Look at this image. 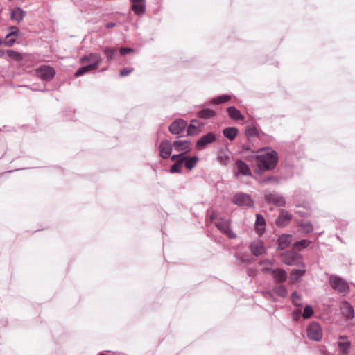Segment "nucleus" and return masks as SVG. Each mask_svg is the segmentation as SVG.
Returning a JSON list of instances; mask_svg holds the SVG:
<instances>
[{
    "instance_id": "nucleus-1",
    "label": "nucleus",
    "mask_w": 355,
    "mask_h": 355,
    "mask_svg": "<svg viewBox=\"0 0 355 355\" xmlns=\"http://www.w3.org/2000/svg\"><path fill=\"white\" fill-rule=\"evenodd\" d=\"M255 156L257 160L256 173H260L262 171L274 168L278 162V156L276 151L266 148L260 149Z\"/></svg>"
},
{
    "instance_id": "nucleus-2",
    "label": "nucleus",
    "mask_w": 355,
    "mask_h": 355,
    "mask_svg": "<svg viewBox=\"0 0 355 355\" xmlns=\"http://www.w3.org/2000/svg\"><path fill=\"white\" fill-rule=\"evenodd\" d=\"M281 259L282 262L288 266L303 265L302 257L293 250L283 253Z\"/></svg>"
},
{
    "instance_id": "nucleus-3",
    "label": "nucleus",
    "mask_w": 355,
    "mask_h": 355,
    "mask_svg": "<svg viewBox=\"0 0 355 355\" xmlns=\"http://www.w3.org/2000/svg\"><path fill=\"white\" fill-rule=\"evenodd\" d=\"M261 272L264 274L269 273L272 275L276 282L282 283L287 279V272L282 268H272V267H263Z\"/></svg>"
},
{
    "instance_id": "nucleus-4",
    "label": "nucleus",
    "mask_w": 355,
    "mask_h": 355,
    "mask_svg": "<svg viewBox=\"0 0 355 355\" xmlns=\"http://www.w3.org/2000/svg\"><path fill=\"white\" fill-rule=\"evenodd\" d=\"M329 284L333 289L339 293L345 294L349 291V287L347 282L338 276H331Z\"/></svg>"
},
{
    "instance_id": "nucleus-5",
    "label": "nucleus",
    "mask_w": 355,
    "mask_h": 355,
    "mask_svg": "<svg viewBox=\"0 0 355 355\" xmlns=\"http://www.w3.org/2000/svg\"><path fill=\"white\" fill-rule=\"evenodd\" d=\"M307 336L313 340L319 341L322 337V331L318 323L315 322H311L307 327Z\"/></svg>"
},
{
    "instance_id": "nucleus-6",
    "label": "nucleus",
    "mask_w": 355,
    "mask_h": 355,
    "mask_svg": "<svg viewBox=\"0 0 355 355\" xmlns=\"http://www.w3.org/2000/svg\"><path fill=\"white\" fill-rule=\"evenodd\" d=\"M232 202L238 206L252 207L254 205V201L251 198L250 196L245 193L236 194Z\"/></svg>"
},
{
    "instance_id": "nucleus-7",
    "label": "nucleus",
    "mask_w": 355,
    "mask_h": 355,
    "mask_svg": "<svg viewBox=\"0 0 355 355\" xmlns=\"http://www.w3.org/2000/svg\"><path fill=\"white\" fill-rule=\"evenodd\" d=\"M216 226L229 238L234 239L236 237V234L231 230L230 222L228 220L219 219L216 222Z\"/></svg>"
},
{
    "instance_id": "nucleus-8",
    "label": "nucleus",
    "mask_w": 355,
    "mask_h": 355,
    "mask_svg": "<svg viewBox=\"0 0 355 355\" xmlns=\"http://www.w3.org/2000/svg\"><path fill=\"white\" fill-rule=\"evenodd\" d=\"M36 73L40 78L45 80H51L55 73L54 69L48 65L41 66L37 69Z\"/></svg>"
},
{
    "instance_id": "nucleus-9",
    "label": "nucleus",
    "mask_w": 355,
    "mask_h": 355,
    "mask_svg": "<svg viewBox=\"0 0 355 355\" xmlns=\"http://www.w3.org/2000/svg\"><path fill=\"white\" fill-rule=\"evenodd\" d=\"M265 199L268 202L272 203L277 207H284L286 205V200L284 196L276 192L266 193Z\"/></svg>"
},
{
    "instance_id": "nucleus-10",
    "label": "nucleus",
    "mask_w": 355,
    "mask_h": 355,
    "mask_svg": "<svg viewBox=\"0 0 355 355\" xmlns=\"http://www.w3.org/2000/svg\"><path fill=\"white\" fill-rule=\"evenodd\" d=\"M80 61L82 64L89 62V64H94V67L97 69L102 61V58L98 53H91L87 55L83 56Z\"/></svg>"
},
{
    "instance_id": "nucleus-11",
    "label": "nucleus",
    "mask_w": 355,
    "mask_h": 355,
    "mask_svg": "<svg viewBox=\"0 0 355 355\" xmlns=\"http://www.w3.org/2000/svg\"><path fill=\"white\" fill-rule=\"evenodd\" d=\"M292 215L286 210L282 209L276 220V225L278 227H285L289 224Z\"/></svg>"
},
{
    "instance_id": "nucleus-12",
    "label": "nucleus",
    "mask_w": 355,
    "mask_h": 355,
    "mask_svg": "<svg viewBox=\"0 0 355 355\" xmlns=\"http://www.w3.org/2000/svg\"><path fill=\"white\" fill-rule=\"evenodd\" d=\"M187 124L184 120L177 119L170 125L169 131L173 135H178L186 128Z\"/></svg>"
},
{
    "instance_id": "nucleus-13",
    "label": "nucleus",
    "mask_w": 355,
    "mask_h": 355,
    "mask_svg": "<svg viewBox=\"0 0 355 355\" xmlns=\"http://www.w3.org/2000/svg\"><path fill=\"white\" fill-rule=\"evenodd\" d=\"M26 15V12L20 7H15L14 8L11 9L10 12V19L17 22L18 24L23 21Z\"/></svg>"
},
{
    "instance_id": "nucleus-14",
    "label": "nucleus",
    "mask_w": 355,
    "mask_h": 355,
    "mask_svg": "<svg viewBox=\"0 0 355 355\" xmlns=\"http://www.w3.org/2000/svg\"><path fill=\"white\" fill-rule=\"evenodd\" d=\"M173 146L175 150L186 153L190 150L191 141L189 140H176L173 142Z\"/></svg>"
},
{
    "instance_id": "nucleus-15",
    "label": "nucleus",
    "mask_w": 355,
    "mask_h": 355,
    "mask_svg": "<svg viewBox=\"0 0 355 355\" xmlns=\"http://www.w3.org/2000/svg\"><path fill=\"white\" fill-rule=\"evenodd\" d=\"M159 149L161 157L166 159L171 155L173 147L169 141L164 140L160 143Z\"/></svg>"
},
{
    "instance_id": "nucleus-16",
    "label": "nucleus",
    "mask_w": 355,
    "mask_h": 355,
    "mask_svg": "<svg viewBox=\"0 0 355 355\" xmlns=\"http://www.w3.org/2000/svg\"><path fill=\"white\" fill-rule=\"evenodd\" d=\"M300 266H301L300 268L294 269L291 272L290 282L292 284H295V282L300 281L306 272L304 264L303 263V265Z\"/></svg>"
},
{
    "instance_id": "nucleus-17",
    "label": "nucleus",
    "mask_w": 355,
    "mask_h": 355,
    "mask_svg": "<svg viewBox=\"0 0 355 355\" xmlns=\"http://www.w3.org/2000/svg\"><path fill=\"white\" fill-rule=\"evenodd\" d=\"M250 250L255 256L261 255L266 251L263 242L260 240L253 241L250 245Z\"/></svg>"
},
{
    "instance_id": "nucleus-18",
    "label": "nucleus",
    "mask_w": 355,
    "mask_h": 355,
    "mask_svg": "<svg viewBox=\"0 0 355 355\" xmlns=\"http://www.w3.org/2000/svg\"><path fill=\"white\" fill-rule=\"evenodd\" d=\"M215 140V135L212 132H209L198 140V141L196 142V146L198 148H203L206 145L212 143Z\"/></svg>"
},
{
    "instance_id": "nucleus-19",
    "label": "nucleus",
    "mask_w": 355,
    "mask_h": 355,
    "mask_svg": "<svg viewBox=\"0 0 355 355\" xmlns=\"http://www.w3.org/2000/svg\"><path fill=\"white\" fill-rule=\"evenodd\" d=\"M132 5V9L135 14L141 15L146 11V3L145 0H131Z\"/></svg>"
},
{
    "instance_id": "nucleus-20",
    "label": "nucleus",
    "mask_w": 355,
    "mask_h": 355,
    "mask_svg": "<svg viewBox=\"0 0 355 355\" xmlns=\"http://www.w3.org/2000/svg\"><path fill=\"white\" fill-rule=\"evenodd\" d=\"M266 220L261 214H257L256 215L255 228L256 232L259 235H261L266 229Z\"/></svg>"
},
{
    "instance_id": "nucleus-21",
    "label": "nucleus",
    "mask_w": 355,
    "mask_h": 355,
    "mask_svg": "<svg viewBox=\"0 0 355 355\" xmlns=\"http://www.w3.org/2000/svg\"><path fill=\"white\" fill-rule=\"evenodd\" d=\"M231 159V153L228 149L220 150L217 157L219 163L223 165H227Z\"/></svg>"
},
{
    "instance_id": "nucleus-22",
    "label": "nucleus",
    "mask_w": 355,
    "mask_h": 355,
    "mask_svg": "<svg viewBox=\"0 0 355 355\" xmlns=\"http://www.w3.org/2000/svg\"><path fill=\"white\" fill-rule=\"evenodd\" d=\"M340 309L342 314L347 318L352 319L354 318V309L347 302H343L341 304Z\"/></svg>"
},
{
    "instance_id": "nucleus-23",
    "label": "nucleus",
    "mask_w": 355,
    "mask_h": 355,
    "mask_svg": "<svg viewBox=\"0 0 355 355\" xmlns=\"http://www.w3.org/2000/svg\"><path fill=\"white\" fill-rule=\"evenodd\" d=\"M236 167L239 173L243 175L252 176V173L249 166L242 160L236 162Z\"/></svg>"
},
{
    "instance_id": "nucleus-24",
    "label": "nucleus",
    "mask_w": 355,
    "mask_h": 355,
    "mask_svg": "<svg viewBox=\"0 0 355 355\" xmlns=\"http://www.w3.org/2000/svg\"><path fill=\"white\" fill-rule=\"evenodd\" d=\"M292 241V236L291 234H282L278 239L279 248L284 250L287 248Z\"/></svg>"
},
{
    "instance_id": "nucleus-25",
    "label": "nucleus",
    "mask_w": 355,
    "mask_h": 355,
    "mask_svg": "<svg viewBox=\"0 0 355 355\" xmlns=\"http://www.w3.org/2000/svg\"><path fill=\"white\" fill-rule=\"evenodd\" d=\"M339 349L345 354H347L350 347V342L345 337L340 336L338 342Z\"/></svg>"
},
{
    "instance_id": "nucleus-26",
    "label": "nucleus",
    "mask_w": 355,
    "mask_h": 355,
    "mask_svg": "<svg viewBox=\"0 0 355 355\" xmlns=\"http://www.w3.org/2000/svg\"><path fill=\"white\" fill-rule=\"evenodd\" d=\"M182 164L185 166L187 169H192L198 162V157L193 156L192 157H184L180 159Z\"/></svg>"
},
{
    "instance_id": "nucleus-27",
    "label": "nucleus",
    "mask_w": 355,
    "mask_h": 355,
    "mask_svg": "<svg viewBox=\"0 0 355 355\" xmlns=\"http://www.w3.org/2000/svg\"><path fill=\"white\" fill-rule=\"evenodd\" d=\"M202 123L198 120H192L188 128L187 132L189 135H193L198 133V129L201 127Z\"/></svg>"
},
{
    "instance_id": "nucleus-28",
    "label": "nucleus",
    "mask_w": 355,
    "mask_h": 355,
    "mask_svg": "<svg viewBox=\"0 0 355 355\" xmlns=\"http://www.w3.org/2000/svg\"><path fill=\"white\" fill-rule=\"evenodd\" d=\"M223 135L225 137L232 141L235 139L238 133V130L234 127L226 128L223 131Z\"/></svg>"
},
{
    "instance_id": "nucleus-29",
    "label": "nucleus",
    "mask_w": 355,
    "mask_h": 355,
    "mask_svg": "<svg viewBox=\"0 0 355 355\" xmlns=\"http://www.w3.org/2000/svg\"><path fill=\"white\" fill-rule=\"evenodd\" d=\"M227 112L230 117L234 120H242L244 118L243 115L241 114L240 111L234 107H228Z\"/></svg>"
},
{
    "instance_id": "nucleus-30",
    "label": "nucleus",
    "mask_w": 355,
    "mask_h": 355,
    "mask_svg": "<svg viewBox=\"0 0 355 355\" xmlns=\"http://www.w3.org/2000/svg\"><path fill=\"white\" fill-rule=\"evenodd\" d=\"M95 69H96V68L94 67V64H87L86 66H83V67L79 68L76 71L75 76L76 77H78V76H83V74H85L89 71H93Z\"/></svg>"
},
{
    "instance_id": "nucleus-31",
    "label": "nucleus",
    "mask_w": 355,
    "mask_h": 355,
    "mask_svg": "<svg viewBox=\"0 0 355 355\" xmlns=\"http://www.w3.org/2000/svg\"><path fill=\"white\" fill-rule=\"evenodd\" d=\"M274 291L277 295H278L279 296H280L282 297H285L288 295V291H287L286 288L282 284H278V285L275 286L274 287Z\"/></svg>"
},
{
    "instance_id": "nucleus-32",
    "label": "nucleus",
    "mask_w": 355,
    "mask_h": 355,
    "mask_svg": "<svg viewBox=\"0 0 355 355\" xmlns=\"http://www.w3.org/2000/svg\"><path fill=\"white\" fill-rule=\"evenodd\" d=\"M215 115V112L209 109H205L198 112V116L202 119H209Z\"/></svg>"
},
{
    "instance_id": "nucleus-33",
    "label": "nucleus",
    "mask_w": 355,
    "mask_h": 355,
    "mask_svg": "<svg viewBox=\"0 0 355 355\" xmlns=\"http://www.w3.org/2000/svg\"><path fill=\"white\" fill-rule=\"evenodd\" d=\"M6 54L8 57L10 58H12L13 60L20 61L23 59L24 56L21 53L17 52L13 50H8L6 51Z\"/></svg>"
},
{
    "instance_id": "nucleus-34",
    "label": "nucleus",
    "mask_w": 355,
    "mask_h": 355,
    "mask_svg": "<svg viewBox=\"0 0 355 355\" xmlns=\"http://www.w3.org/2000/svg\"><path fill=\"white\" fill-rule=\"evenodd\" d=\"M230 99H231V96L225 94V95H222V96H220L213 98L211 100V101L213 103H215V104H221V103L227 102Z\"/></svg>"
},
{
    "instance_id": "nucleus-35",
    "label": "nucleus",
    "mask_w": 355,
    "mask_h": 355,
    "mask_svg": "<svg viewBox=\"0 0 355 355\" xmlns=\"http://www.w3.org/2000/svg\"><path fill=\"white\" fill-rule=\"evenodd\" d=\"M117 49L116 48L106 47L104 49V53L107 60H112L114 58Z\"/></svg>"
},
{
    "instance_id": "nucleus-36",
    "label": "nucleus",
    "mask_w": 355,
    "mask_h": 355,
    "mask_svg": "<svg viewBox=\"0 0 355 355\" xmlns=\"http://www.w3.org/2000/svg\"><path fill=\"white\" fill-rule=\"evenodd\" d=\"M310 244V241L306 239H303L302 241L295 242L294 244V248L297 250H301L302 248H305L308 247Z\"/></svg>"
},
{
    "instance_id": "nucleus-37",
    "label": "nucleus",
    "mask_w": 355,
    "mask_h": 355,
    "mask_svg": "<svg viewBox=\"0 0 355 355\" xmlns=\"http://www.w3.org/2000/svg\"><path fill=\"white\" fill-rule=\"evenodd\" d=\"M313 314V310L312 307L309 305L306 306L304 307V312L302 313V317L304 319H308L310 317H311Z\"/></svg>"
},
{
    "instance_id": "nucleus-38",
    "label": "nucleus",
    "mask_w": 355,
    "mask_h": 355,
    "mask_svg": "<svg viewBox=\"0 0 355 355\" xmlns=\"http://www.w3.org/2000/svg\"><path fill=\"white\" fill-rule=\"evenodd\" d=\"M9 33L6 35V38H9L11 36L18 37L19 35V31L16 26H10L8 28Z\"/></svg>"
},
{
    "instance_id": "nucleus-39",
    "label": "nucleus",
    "mask_w": 355,
    "mask_h": 355,
    "mask_svg": "<svg viewBox=\"0 0 355 355\" xmlns=\"http://www.w3.org/2000/svg\"><path fill=\"white\" fill-rule=\"evenodd\" d=\"M260 182L266 184L271 183L273 184H278L279 183V180L277 177L270 176L267 178L263 179Z\"/></svg>"
},
{
    "instance_id": "nucleus-40",
    "label": "nucleus",
    "mask_w": 355,
    "mask_h": 355,
    "mask_svg": "<svg viewBox=\"0 0 355 355\" xmlns=\"http://www.w3.org/2000/svg\"><path fill=\"white\" fill-rule=\"evenodd\" d=\"M291 300L293 303L296 306H301L300 301H301V297L299 295L297 292H294L291 295Z\"/></svg>"
},
{
    "instance_id": "nucleus-41",
    "label": "nucleus",
    "mask_w": 355,
    "mask_h": 355,
    "mask_svg": "<svg viewBox=\"0 0 355 355\" xmlns=\"http://www.w3.org/2000/svg\"><path fill=\"white\" fill-rule=\"evenodd\" d=\"M275 263V261L273 259H265V260H262V261H260L259 262V265L260 266H262V268L263 267H271L272 266H273Z\"/></svg>"
},
{
    "instance_id": "nucleus-42",
    "label": "nucleus",
    "mask_w": 355,
    "mask_h": 355,
    "mask_svg": "<svg viewBox=\"0 0 355 355\" xmlns=\"http://www.w3.org/2000/svg\"><path fill=\"white\" fill-rule=\"evenodd\" d=\"M182 162L181 160L180 159L179 161H178V162L175 164H173L171 168V173H180V166L182 165Z\"/></svg>"
},
{
    "instance_id": "nucleus-43",
    "label": "nucleus",
    "mask_w": 355,
    "mask_h": 355,
    "mask_svg": "<svg viewBox=\"0 0 355 355\" xmlns=\"http://www.w3.org/2000/svg\"><path fill=\"white\" fill-rule=\"evenodd\" d=\"M301 227L304 232L309 233L313 231V227L311 223H306L301 225Z\"/></svg>"
},
{
    "instance_id": "nucleus-44",
    "label": "nucleus",
    "mask_w": 355,
    "mask_h": 355,
    "mask_svg": "<svg viewBox=\"0 0 355 355\" xmlns=\"http://www.w3.org/2000/svg\"><path fill=\"white\" fill-rule=\"evenodd\" d=\"M133 49L131 48L122 47L120 49V53L121 55H125L128 53L132 52Z\"/></svg>"
},
{
    "instance_id": "nucleus-45",
    "label": "nucleus",
    "mask_w": 355,
    "mask_h": 355,
    "mask_svg": "<svg viewBox=\"0 0 355 355\" xmlns=\"http://www.w3.org/2000/svg\"><path fill=\"white\" fill-rule=\"evenodd\" d=\"M132 71V68H124L120 71L121 76H125L129 75Z\"/></svg>"
},
{
    "instance_id": "nucleus-46",
    "label": "nucleus",
    "mask_w": 355,
    "mask_h": 355,
    "mask_svg": "<svg viewBox=\"0 0 355 355\" xmlns=\"http://www.w3.org/2000/svg\"><path fill=\"white\" fill-rule=\"evenodd\" d=\"M7 40L3 42V44L7 46H12L15 43V40L13 38H6Z\"/></svg>"
},
{
    "instance_id": "nucleus-47",
    "label": "nucleus",
    "mask_w": 355,
    "mask_h": 355,
    "mask_svg": "<svg viewBox=\"0 0 355 355\" xmlns=\"http://www.w3.org/2000/svg\"><path fill=\"white\" fill-rule=\"evenodd\" d=\"M255 132H256V130H255L254 129H253V128H250V129H248V130H247V134H248V135L253 136V135H255Z\"/></svg>"
},
{
    "instance_id": "nucleus-48",
    "label": "nucleus",
    "mask_w": 355,
    "mask_h": 355,
    "mask_svg": "<svg viewBox=\"0 0 355 355\" xmlns=\"http://www.w3.org/2000/svg\"><path fill=\"white\" fill-rule=\"evenodd\" d=\"M116 26V23L110 22V23H107L105 26L107 28H112Z\"/></svg>"
},
{
    "instance_id": "nucleus-49",
    "label": "nucleus",
    "mask_w": 355,
    "mask_h": 355,
    "mask_svg": "<svg viewBox=\"0 0 355 355\" xmlns=\"http://www.w3.org/2000/svg\"><path fill=\"white\" fill-rule=\"evenodd\" d=\"M182 154L177 155H173V156L171 157V159H172L173 161H176V160H177V159H178V158H179V157H182Z\"/></svg>"
},
{
    "instance_id": "nucleus-50",
    "label": "nucleus",
    "mask_w": 355,
    "mask_h": 355,
    "mask_svg": "<svg viewBox=\"0 0 355 355\" xmlns=\"http://www.w3.org/2000/svg\"><path fill=\"white\" fill-rule=\"evenodd\" d=\"M293 315L295 318H297L300 315V311L297 310L293 312Z\"/></svg>"
},
{
    "instance_id": "nucleus-51",
    "label": "nucleus",
    "mask_w": 355,
    "mask_h": 355,
    "mask_svg": "<svg viewBox=\"0 0 355 355\" xmlns=\"http://www.w3.org/2000/svg\"><path fill=\"white\" fill-rule=\"evenodd\" d=\"M3 44V41L0 39V46L2 45Z\"/></svg>"
},
{
    "instance_id": "nucleus-52",
    "label": "nucleus",
    "mask_w": 355,
    "mask_h": 355,
    "mask_svg": "<svg viewBox=\"0 0 355 355\" xmlns=\"http://www.w3.org/2000/svg\"><path fill=\"white\" fill-rule=\"evenodd\" d=\"M100 355H106V354H100Z\"/></svg>"
}]
</instances>
